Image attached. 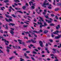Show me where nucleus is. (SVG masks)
Listing matches in <instances>:
<instances>
[{
	"mask_svg": "<svg viewBox=\"0 0 61 61\" xmlns=\"http://www.w3.org/2000/svg\"><path fill=\"white\" fill-rule=\"evenodd\" d=\"M49 19L50 20H49L46 19H45L46 22H47L48 23H49V24L51 23L53 21V19H52L51 18H50Z\"/></svg>",
	"mask_w": 61,
	"mask_h": 61,
	"instance_id": "obj_1",
	"label": "nucleus"
},
{
	"mask_svg": "<svg viewBox=\"0 0 61 61\" xmlns=\"http://www.w3.org/2000/svg\"><path fill=\"white\" fill-rule=\"evenodd\" d=\"M31 41L33 43H36V41H33L32 39H31L30 41L29 40L27 41H26V43H30Z\"/></svg>",
	"mask_w": 61,
	"mask_h": 61,
	"instance_id": "obj_2",
	"label": "nucleus"
},
{
	"mask_svg": "<svg viewBox=\"0 0 61 61\" xmlns=\"http://www.w3.org/2000/svg\"><path fill=\"white\" fill-rule=\"evenodd\" d=\"M2 41H4V42L6 45V46H8V43H9V42L8 41H6V40L5 39H2Z\"/></svg>",
	"mask_w": 61,
	"mask_h": 61,
	"instance_id": "obj_3",
	"label": "nucleus"
},
{
	"mask_svg": "<svg viewBox=\"0 0 61 61\" xmlns=\"http://www.w3.org/2000/svg\"><path fill=\"white\" fill-rule=\"evenodd\" d=\"M61 32V31H58V30H57L55 32H53V33L55 35H58V34L57 33H60Z\"/></svg>",
	"mask_w": 61,
	"mask_h": 61,
	"instance_id": "obj_4",
	"label": "nucleus"
},
{
	"mask_svg": "<svg viewBox=\"0 0 61 61\" xmlns=\"http://www.w3.org/2000/svg\"><path fill=\"white\" fill-rule=\"evenodd\" d=\"M5 19L7 22L9 23H10V22H12V20L10 18H9L8 20L6 18H5Z\"/></svg>",
	"mask_w": 61,
	"mask_h": 61,
	"instance_id": "obj_5",
	"label": "nucleus"
},
{
	"mask_svg": "<svg viewBox=\"0 0 61 61\" xmlns=\"http://www.w3.org/2000/svg\"><path fill=\"white\" fill-rule=\"evenodd\" d=\"M39 44H40V46L41 47H43V43L41 41H40L39 42Z\"/></svg>",
	"mask_w": 61,
	"mask_h": 61,
	"instance_id": "obj_6",
	"label": "nucleus"
},
{
	"mask_svg": "<svg viewBox=\"0 0 61 61\" xmlns=\"http://www.w3.org/2000/svg\"><path fill=\"white\" fill-rule=\"evenodd\" d=\"M38 24H40L41 25H40V28H42V27H44V25H42V22H38Z\"/></svg>",
	"mask_w": 61,
	"mask_h": 61,
	"instance_id": "obj_7",
	"label": "nucleus"
},
{
	"mask_svg": "<svg viewBox=\"0 0 61 61\" xmlns=\"http://www.w3.org/2000/svg\"><path fill=\"white\" fill-rule=\"evenodd\" d=\"M39 18H40V20H39V21H40V22H45V21L44 20H43V18L41 17H39Z\"/></svg>",
	"mask_w": 61,
	"mask_h": 61,
	"instance_id": "obj_8",
	"label": "nucleus"
},
{
	"mask_svg": "<svg viewBox=\"0 0 61 61\" xmlns=\"http://www.w3.org/2000/svg\"><path fill=\"white\" fill-rule=\"evenodd\" d=\"M53 50V51H52V53L53 54H55V53H56V49L54 48H53L52 49Z\"/></svg>",
	"mask_w": 61,
	"mask_h": 61,
	"instance_id": "obj_9",
	"label": "nucleus"
},
{
	"mask_svg": "<svg viewBox=\"0 0 61 61\" xmlns=\"http://www.w3.org/2000/svg\"><path fill=\"white\" fill-rule=\"evenodd\" d=\"M24 33H25L26 34H29V37H31V35H30V34H29V32L28 31H27V32H25V31H24Z\"/></svg>",
	"mask_w": 61,
	"mask_h": 61,
	"instance_id": "obj_10",
	"label": "nucleus"
},
{
	"mask_svg": "<svg viewBox=\"0 0 61 61\" xmlns=\"http://www.w3.org/2000/svg\"><path fill=\"white\" fill-rule=\"evenodd\" d=\"M44 12L42 13V14L44 15H45L46 14V10H44Z\"/></svg>",
	"mask_w": 61,
	"mask_h": 61,
	"instance_id": "obj_11",
	"label": "nucleus"
},
{
	"mask_svg": "<svg viewBox=\"0 0 61 61\" xmlns=\"http://www.w3.org/2000/svg\"><path fill=\"white\" fill-rule=\"evenodd\" d=\"M26 6H23L22 7V8L24 10H25V9H26Z\"/></svg>",
	"mask_w": 61,
	"mask_h": 61,
	"instance_id": "obj_12",
	"label": "nucleus"
},
{
	"mask_svg": "<svg viewBox=\"0 0 61 61\" xmlns=\"http://www.w3.org/2000/svg\"><path fill=\"white\" fill-rule=\"evenodd\" d=\"M15 24L14 23H10V24H9V25H11L12 26H14V25H15Z\"/></svg>",
	"mask_w": 61,
	"mask_h": 61,
	"instance_id": "obj_13",
	"label": "nucleus"
},
{
	"mask_svg": "<svg viewBox=\"0 0 61 61\" xmlns=\"http://www.w3.org/2000/svg\"><path fill=\"white\" fill-rule=\"evenodd\" d=\"M56 27V29H58V28H60V25H58Z\"/></svg>",
	"mask_w": 61,
	"mask_h": 61,
	"instance_id": "obj_14",
	"label": "nucleus"
},
{
	"mask_svg": "<svg viewBox=\"0 0 61 61\" xmlns=\"http://www.w3.org/2000/svg\"><path fill=\"white\" fill-rule=\"evenodd\" d=\"M44 5H48L49 4V3H46V2H44Z\"/></svg>",
	"mask_w": 61,
	"mask_h": 61,
	"instance_id": "obj_15",
	"label": "nucleus"
},
{
	"mask_svg": "<svg viewBox=\"0 0 61 61\" xmlns=\"http://www.w3.org/2000/svg\"><path fill=\"white\" fill-rule=\"evenodd\" d=\"M44 25H43L44 26V27H46V25H47V24H46V22H44Z\"/></svg>",
	"mask_w": 61,
	"mask_h": 61,
	"instance_id": "obj_16",
	"label": "nucleus"
},
{
	"mask_svg": "<svg viewBox=\"0 0 61 61\" xmlns=\"http://www.w3.org/2000/svg\"><path fill=\"white\" fill-rule=\"evenodd\" d=\"M14 1L16 3H17V2H20V0H14Z\"/></svg>",
	"mask_w": 61,
	"mask_h": 61,
	"instance_id": "obj_17",
	"label": "nucleus"
},
{
	"mask_svg": "<svg viewBox=\"0 0 61 61\" xmlns=\"http://www.w3.org/2000/svg\"><path fill=\"white\" fill-rule=\"evenodd\" d=\"M0 8L1 9V10H3V11H4V10L3 9H3H5V7H1Z\"/></svg>",
	"mask_w": 61,
	"mask_h": 61,
	"instance_id": "obj_18",
	"label": "nucleus"
},
{
	"mask_svg": "<svg viewBox=\"0 0 61 61\" xmlns=\"http://www.w3.org/2000/svg\"><path fill=\"white\" fill-rule=\"evenodd\" d=\"M45 49L46 50H47V52L48 54H49V53H50V52L49 51V50H48L47 49V48H45Z\"/></svg>",
	"mask_w": 61,
	"mask_h": 61,
	"instance_id": "obj_19",
	"label": "nucleus"
},
{
	"mask_svg": "<svg viewBox=\"0 0 61 61\" xmlns=\"http://www.w3.org/2000/svg\"><path fill=\"white\" fill-rule=\"evenodd\" d=\"M17 12L18 13H21V14H23V12H22L21 11V10H17Z\"/></svg>",
	"mask_w": 61,
	"mask_h": 61,
	"instance_id": "obj_20",
	"label": "nucleus"
},
{
	"mask_svg": "<svg viewBox=\"0 0 61 61\" xmlns=\"http://www.w3.org/2000/svg\"><path fill=\"white\" fill-rule=\"evenodd\" d=\"M10 33L11 34H14V32L13 30H10Z\"/></svg>",
	"mask_w": 61,
	"mask_h": 61,
	"instance_id": "obj_21",
	"label": "nucleus"
},
{
	"mask_svg": "<svg viewBox=\"0 0 61 61\" xmlns=\"http://www.w3.org/2000/svg\"><path fill=\"white\" fill-rule=\"evenodd\" d=\"M9 2V1L8 0H5L4 1V2L5 3H8V2Z\"/></svg>",
	"mask_w": 61,
	"mask_h": 61,
	"instance_id": "obj_22",
	"label": "nucleus"
},
{
	"mask_svg": "<svg viewBox=\"0 0 61 61\" xmlns=\"http://www.w3.org/2000/svg\"><path fill=\"white\" fill-rule=\"evenodd\" d=\"M16 51H13V53H14V54H15V55L17 56V55H18V54L17 53H16Z\"/></svg>",
	"mask_w": 61,
	"mask_h": 61,
	"instance_id": "obj_23",
	"label": "nucleus"
},
{
	"mask_svg": "<svg viewBox=\"0 0 61 61\" xmlns=\"http://www.w3.org/2000/svg\"><path fill=\"white\" fill-rule=\"evenodd\" d=\"M59 9V8H57L55 9V11H58Z\"/></svg>",
	"mask_w": 61,
	"mask_h": 61,
	"instance_id": "obj_24",
	"label": "nucleus"
},
{
	"mask_svg": "<svg viewBox=\"0 0 61 61\" xmlns=\"http://www.w3.org/2000/svg\"><path fill=\"white\" fill-rule=\"evenodd\" d=\"M50 26H54L55 25V24H54L53 23H51L50 25Z\"/></svg>",
	"mask_w": 61,
	"mask_h": 61,
	"instance_id": "obj_25",
	"label": "nucleus"
},
{
	"mask_svg": "<svg viewBox=\"0 0 61 61\" xmlns=\"http://www.w3.org/2000/svg\"><path fill=\"white\" fill-rule=\"evenodd\" d=\"M48 32V30H45L44 32V33L45 34H46Z\"/></svg>",
	"mask_w": 61,
	"mask_h": 61,
	"instance_id": "obj_26",
	"label": "nucleus"
},
{
	"mask_svg": "<svg viewBox=\"0 0 61 61\" xmlns=\"http://www.w3.org/2000/svg\"><path fill=\"white\" fill-rule=\"evenodd\" d=\"M11 15L13 16L14 18H16V16H15L14 14Z\"/></svg>",
	"mask_w": 61,
	"mask_h": 61,
	"instance_id": "obj_27",
	"label": "nucleus"
},
{
	"mask_svg": "<svg viewBox=\"0 0 61 61\" xmlns=\"http://www.w3.org/2000/svg\"><path fill=\"white\" fill-rule=\"evenodd\" d=\"M7 24H6L5 25V26L6 27V28H6V29L7 30L8 29V26H7Z\"/></svg>",
	"mask_w": 61,
	"mask_h": 61,
	"instance_id": "obj_28",
	"label": "nucleus"
},
{
	"mask_svg": "<svg viewBox=\"0 0 61 61\" xmlns=\"http://www.w3.org/2000/svg\"><path fill=\"white\" fill-rule=\"evenodd\" d=\"M5 15L7 17L9 18L10 16L9 15H7L6 14H5Z\"/></svg>",
	"mask_w": 61,
	"mask_h": 61,
	"instance_id": "obj_29",
	"label": "nucleus"
},
{
	"mask_svg": "<svg viewBox=\"0 0 61 61\" xmlns=\"http://www.w3.org/2000/svg\"><path fill=\"white\" fill-rule=\"evenodd\" d=\"M45 17L46 18H47V19H49L48 15H45Z\"/></svg>",
	"mask_w": 61,
	"mask_h": 61,
	"instance_id": "obj_30",
	"label": "nucleus"
},
{
	"mask_svg": "<svg viewBox=\"0 0 61 61\" xmlns=\"http://www.w3.org/2000/svg\"><path fill=\"white\" fill-rule=\"evenodd\" d=\"M57 5H58V6H60L61 5V3H57Z\"/></svg>",
	"mask_w": 61,
	"mask_h": 61,
	"instance_id": "obj_31",
	"label": "nucleus"
},
{
	"mask_svg": "<svg viewBox=\"0 0 61 61\" xmlns=\"http://www.w3.org/2000/svg\"><path fill=\"white\" fill-rule=\"evenodd\" d=\"M33 32H34V33H39V31L37 32L36 30H34L33 31Z\"/></svg>",
	"mask_w": 61,
	"mask_h": 61,
	"instance_id": "obj_32",
	"label": "nucleus"
},
{
	"mask_svg": "<svg viewBox=\"0 0 61 61\" xmlns=\"http://www.w3.org/2000/svg\"><path fill=\"white\" fill-rule=\"evenodd\" d=\"M22 44L23 45H24V46H26V45L25 44V42H23L22 43Z\"/></svg>",
	"mask_w": 61,
	"mask_h": 61,
	"instance_id": "obj_33",
	"label": "nucleus"
},
{
	"mask_svg": "<svg viewBox=\"0 0 61 61\" xmlns=\"http://www.w3.org/2000/svg\"><path fill=\"white\" fill-rule=\"evenodd\" d=\"M6 48H7V49H11L12 48L10 47H8V46H7L6 47Z\"/></svg>",
	"mask_w": 61,
	"mask_h": 61,
	"instance_id": "obj_34",
	"label": "nucleus"
},
{
	"mask_svg": "<svg viewBox=\"0 0 61 61\" xmlns=\"http://www.w3.org/2000/svg\"><path fill=\"white\" fill-rule=\"evenodd\" d=\"M31 3H33V2L30 1V2H29V4H30V6H31Z\"/></svg>",
	"mask_w": 61,
	"mask_h": 61,
	"instance_id": "obj_35",
	"label": "nucleus"
},
{
	"mask_svg": "<svg viewBox=\"0 0 61 61\" xmlns=\"http://www.w3.org/2000/svg\"><path fill=\"white\" fill-rule=\"evenodd\" d=\"M32 53H33V54H37V53L36 52L34 51L32 52Z\"/></svg>",
	"mask_w": 61,
	"mask_h": 61,
	"instance_id": "obj_36",
	"label": "nucleus"
},
{
	"mask_svg": "<svg viewBox=\"0 0 61 61\" xmlns=\"http://www.w3.org/2000/svg\"><path fill=\"white\" fill-rule=\"evenodd\" d=\"M22 51H26L27 50V49L26 48H24L22 49Z\"/></svg>",
	"mask_w": 61,
	"mask_h": 61,
	"instance_id": "obj_37",
	"label": "nucleus"
},
{
	"mask_svg": "<svg viewBox=\"0 0 61 61\" xmlns=\"http://www.w3.org/2000/svg\"><path fill=\"white\" fill-rule=\"evenodd\" d=\"M20 61H25V60L21 58H20Z\"/></svg>",
	"mask_w": 61,
	"mask_h": 61,
	"instance_id": "obj_38",
	"label": "nucleus"
},
{
	"mask_svg": "<svg viewBox=\"0 0 61 61\" xmlns=\"http://www.w3.org/2000/svg\"><path fill=\"white\" fill-rule=\"evenodd\" d=\"M55 2H56V1H55V0H54V2L53 3V5H56V4H55Z\"/></svg>",
	"mask_w": 61,
	"mask_h": 61,
	"instance_id": "obj_39",
	"label": "nucleus"
},
{
	"mask_svg": "<svg viewBox=\"0 0 61 61\" xmlns=\"http://www.w3.org/2000/svg\"><path fill=\"white\" fill-rule=\"evenodd\" d=\"M26 53H27L29 54V53H30V51H26Z\"/></svg>",
	"mask_w": 61,
	"mask_h": 61,
	"instance_id": "obj_40",
	"label": "nucleus"
},
{
	"mask_svg": "<svg viewBox=\"0 0 61 61\" xmlns=\"http://www.w3.org/2000/svg\"><path fill=\"white\" fill-rule=\"evenodd\" d=\"M51 15L52 16V17H54V16H55V15H54V14H51Z\"/></svg>",
	"mask_w": 61,
	"mask_h": 61,
	"instance_id": "obj_41",
	"label": "nucleus"
},
{
	"mask_svg": "<svg viewBox=\"0 0 61 61\" xmlns=\"http://www.w3.org/2000/svg\"><path fill=\"white\" fill-rule=\"evenodd\" d=\"M3 30H0V33H2V34H3Z\"/></svg>",
	"mask_w": 61,
	"mask_h": 61,
	"instance_id": "obj_42",
	"label": "nucleus"
},
{
	"mask_svg": "<svg viewBox=\"0 0 61 61\" xmlns=\"http://www.w3.org/2000/svg\"><path fill=\"white\" fill-rule=\"evenodd\" d=\"M48 8L49 9H52V7L50 6H49L48 7Z\"/></svg>",
	"mask_w": 61,
	"mask_h": 61,
	"instance_id": "obj_43",
	"label": "nucleus"
},
{
	"mask_svg": "<svg viewBox=\"0 0 61 61\" xmlns=\"http://www.w3.org/2000/svg\"><path fill=\"white\" fill-rule=\"evenodd\" d=\"M31 7L33 9H35V7L33 6H32Z\"/></svg>",
	"mask_w": 61,
	"mask_h": 61,
	"instance_id": "obj_44",
	"label": "nucleus"
},
{
	"mask_svg": "<svg viewBox=\"0 0 61 61\" xmlns=\"http://www.w3.org/2000/svg\"><path fill=\"white\" fill-rule=\"evenodd\" d=\"M18 42H22V41L20 39H18Z\"/></svg>",
	"mask_w": 61,
	"mask_h": 61,
	"instance_id": "obj_45",
	"label": "nucleus"
},
{
	"mask_svg": "<svg viewBox=\"0 0 61 61\" xmlns=\"http://www.w3.org/2000/svg\"><path fill=\"white\" fill-rule=\"evenodd\" d=\"M51 36L52 37H54L55 36V35H53V33H52L51 34Z\"/></svg>",
	"mask_w": 61,
	"mask_h": 61,
	"instance_id": "obj_46",
	"label": "nucleus"
},
{
	"mask_svg": "<svg viewBox=\"0 0 61 61\" xmlns=\"http://www.w3.org/2000/svg\"><path fill=\"white\" fill-rule=\"evenodd\" d=\"M51 56H55V55L53 54H51Z\"/></svg>",
	"mask_w": 61,
	"mask_h": 61,
	"instance_id": "obj_47",
	"label": "nucleus"
},
{
	"mask_svg": "<svg viewBox=\"0 0 61 61\" xmlns=\"http://www.w3.org/2000/svg\"><path fill=\"white\" fill-rule=\"evenodd\" d=\"M56 19H58V17H57V16H56Z\"/></svg>",
	"mask_w": 61,
	"mask_h": 61,
	"instance_id": "obj_48",
	"label": "nucleus"
},
{
	"mask_svg": "<svg viewBox=\"0 0 61 61\" xmlns=\"http://www.w3.org/2000/svg\"><path fill=\"white\" fill-rule=\"evenodd\" d=\"M45 5H44V4L43 5H42V6L44 7H45V8H46V6Z\"/></svg>",
	"mask_w": 61,
	"mask_h": 61,
	"instance_id": "obj_49",
	"label": "nucleus"
},
{
	"mask_svg": "<svg viewBox=\"0 0 61 61\" xmlns=\"http://www.w3.org/2000/svg\"><path fill=\"white\" fill-rule=\"evenodd\" d=\"M31 58L33 60H35V58L34 57H31Z\"/></svg>",
	"mask_w": 61,
	"mask_h": 61,
	"instance_id": "obj_50",
	"label": "nucleus"
},
{
	"mask_svg": "<svg viewBox=\"0 0 61 61\" xmlns=\"http://www.w3.org/2000/svg\"><path fill=\"white\" fill-rule=\"evenodd\" d=\"M49 41H50L51 42H53V40L51 39L49 40Z\"/></svg>",
	"mask_w": 61,
	"mask_h": 61,
	"instance_id": "obj_51",
	"label": "nucleus"
},
{
	"mask_svg": "<svg viewBox=\"0 0 61 61\" xmlns=\"http://www.w3.org/2000/svg\"><path fill=\"white\" fill-rule=\"evenodd\" d=\"M34 36L36 37V38L37 37V35L35 34H34Z\"/></svg>",
	"mask_w": 61,
	"mask_h": 61,
	"instance_id": "obj_52",
	"label": "nucleus"
},
{
	"mask_svg": "<svg viewBox=\"0 0 61 61\" xmlns=\"http://www.w3.org/2000/svg\"><path fill=\"white\" fill-rule=\"evenodd\" d=\"M7 51L8 52H10V50H9L8 49H7Z\"/></svg>",
	"mask_w": 61,
	"mask_h": 61,
	"instance_id": "obj_53",
	"label": "nucleus"
},
{
	"mask_svg": "<svg viewBox=\"0 0 61 61\" xmlns=\"http://www.w3.org/2000/svg\"><path fill=\"white\" fill-rule=\"evenodd\" d=\"M34 22H36L37 20L35 18H34Z\"/></svg>",
	"mask_w": 61,
	"mask_h": 61,
	"instance_id": "obj_54",
	"label": "nucleus"
},
{
	"mask_svg": "<svg viewBox=\"0 0 61 61\" xmlns=\"http://www.w3.org/2000/svg\"><path fill=\"white\" fill-rule=\"evenodd\" d=\"M25 57L26 58H27V59H29V57L28 56H26Z\"/></svg>",
	"mask_w": 61,
	"mask_h": 61,
	"instance_id": "obj_55",
	"label": "nucleus"
},
{
	"mask_svg": "<svg viewBox=\"0 0 61 61\" xmlns=\"http://www.w3.org/2000/svg\"><path fill=\"white\" fill-rule=\"evenodd\" d=\"M4 33H5V34H7V32L6 31H4Z\"/></svg>",
	"mask_w": 61,
	"mask_h": 61,
	"instance_id": "obj_56",
	"label": "nucleus"
},
{
	"mask_svg": "<svg viewBox=\"0 0 61 61\" xmlns=\"http://www.w3.org/2000/svg\"><path fill=\"white\" fill-rule=\"evenodd\" d=\"M24 56H25V57L27 56H26L27 54H26V53H25L24 54Z\"/></svg>",
	"mask_w": 61,
	"mask_h": 61,
	"instance_id": "obj_57",
	"label": "nucleus"
},
{
	"mask_svg": "<svg viewBox=\"0 0 61 61\" xmlns=\"http://www.w3.org/2000/svg\"><path fill=\"white\" fill-rule=\"evenodd\" d=\"M25 5H26L27 6H29V5H28V3H26Z\"/></svg>",
	"mask_w": 61,
	"mask_h": 61,
	"instance_id": "obj_58",
	"label": "nucleus"
},
{
	"mask_svg": "<svg viewBox=\"0 0 61 61\" xmlns=\"http://www.w3.org/2000/svg\"><path fill=\"white\" fill-rule=\"evenodd\" d=\"M24 27H27V25H24L23 26Z\"/></svg>",
	"mask_w": 61,
	"mask_h": 61,
	"instance_id": "obj_59",
	"label": "nucleus"
},
{
	"mask_svg": "<svg viewBox=\"0 0 61 61\" xmlns=\"http://www.w3.org/2000/svg\"><path fill=\"white\" fill-rule=\"evenodd\" d=\"M47 60H48V61H49L50 60H51L49 58H47Z\"/></svg>",
	"mask_w": 61,
	"mask_h": 61,
	"instance_id": "obj_60",
	"label": "nucleus"
},
{
	"mask_svg": "<svg viewBox=\"0 0 61 61\" xmlns=\"http://www.w3.org/2000/svg\"><path fill=\"white\" fill-rule=\"evenodd\" d=\"M42 57H44L45 56V55H42Z\"/></svg>",
	"mask_w": 61,
	"mask_h": 61,
	"instance_id": "obj_61",
	"label": "nucleus"
},
{
	"mask_svg": "<svg viewBox=\"0 0 61 61\" xmlns=\"http://www.w3.org/2000/svg\"><path fill=\"white\" fill-rule=\"evenodd\" d=\"M36 51H37V52H38V51L37 50V49H34Z\"/></svg>",
	"mask_w": 61,
	"mask_h": 61,
	"instance_id": "obj_62",
	"label": "nucleus"
},
{
	"mask_svg": "<svg viewBox=\"0 0 61 61\" xmlns=\"http://www.w3.org/2000/svg\"><path fill=\"white\" fill-rule=\"evenodd\" d=\"M9 12H11V9H9Z\"/></svg>",
	"mask_w": 61,
	"mask_h": 61,
	"instance_id": "obj_63",
	"label": "nucleus"
},
{
	"mask_svg": "<svg viewBox=\"0 0 61 61\" xmlns=\"http://www.w3.org/2000/svg\"><path fill=\"white\" fill-rule=\"evenodd\" d=\"M54 61H58V59H56V60H54Z\"/></svg>",
	"mask_w": 61,
	"mask_h": 61,
	"instance_id": "obj_64",
	"label": "nucleus"
}]
</instances>
